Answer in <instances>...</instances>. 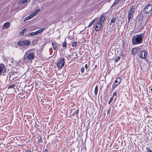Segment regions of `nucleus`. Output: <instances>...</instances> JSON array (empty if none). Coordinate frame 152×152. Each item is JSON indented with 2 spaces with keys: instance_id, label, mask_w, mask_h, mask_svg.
Segmentation results:
<instances>
[{
  "instance_id": "obj_1",
  "label": "nucleus",
  "mask_w": 152,
  "mask_h": 152,
  "mask_svg": "<svg viewBox=\"0 0 152 152\" xmlns=\"http://www.w3.org/2000/svg\"><path fill=\"white\" fill-rule=\"evenodd\" d=\"M35 56V53L31 51L30 50L26 52L23 57V62L26 64L31 62Z\"/></svg>"
},
{
  "instance_id": "obj_2",
  "label": "nucleus",
  "mask_w": 152,
  "mask_h": 152,
  "mask_svg": "<svg viewBox=\"0 0 152 152\" xmlns=\"http://www.w3.org/2000/svg\"><path fill=\"white\" fill-rule=\"evenodd\" d=\"M144 36L143 34L134 36L132 38V44L133 45L140 44L142 43Z\"/></svg>"
},
{
  "instance_id": "obj_3",
  "label": "nucleus",
  "mask_w": 152,
  "mask_h": 152,
  "mask_svg": "<svg viewBox=\"0 0 152 152\" xmlns=\"http://www.w3.org/2000/svg\"><path fill=\"white\" fill-rule=\"evenodd\" d=\"M135 10V7L134 6H131L128 13V22H129L130 19L133 17Z\"/></svg>"
},
{
  "instance_id": "obj_4",
  "label": "nucleus",
  "mask_w": 152,
  "mask_h": 152,
  "mask_svg": "<svg viewBox=\"0 0 152 152\" xmlns=\"http://www.w3.org/2000/svg\"><path fill=\"white\" fill-rule=\"evenodd\" d=\"M64 58H62L58 59L57 61L56 65L58 68H62L64 66Z\"/></svg>"
},
{
  "instance_id": "obj_5",
  "label": "nucleus",
  "mask_w": 152,
  "mask_h": 152,
  "mask_svg": "<svg viewBox=\"0 0 152 152\" xmlns=\"http://www.w3.org/2000/svg\"><path fill=\"white\" fill-rule=\"evenodd\" d=\"M31 42L30 41L25 40L23 41H21L18 42V45L19 46H28L30 44Z\"/></svg>"
},
{
  "instance_id": "obj_6",
  "label": "nucleus",
  "mask_w": 152,
  "mask_h": 152,
  "mask_svg": "<svg viewBox=\"0 0 152 152\" xmlns=\"http://www.w3.org/2000/svg\"><path fill=\"white\" fill-rule=\"evenodd\" d=\"M147 55V52L145 50H141L139 53V57L144 59L146 58Z\"/></svg>"
},
{
  "instance_id": "obj_7",
  "label": "nucleus",
  "mask_w": 152,
  "mask_h": 152,
  "mask_svg": "<svg viewBox=\"0 0 152 152\" xmlns=\"http://www.w3.org/2000/svg\"><path fill=\"white\" fill-rule=\"evenodd\" d=\"M152 10V5L148 4L147 5L144 9V12L148 14Z\"/></svg>"
},
{
  "instance_id": "obj_8",
  "label": "nucleus",
  "mask_w": 152,
  "mask_h": 152,
  "mask_svg": "<svg viewBox=\"0 0 152 152\" xmlns=\"http://www.w3.org/2000/svg\"><path fill=\"white\" fill-rule=\"evenodd\" d=\"M102 26V23L101 22H98L96 25L95 30L96 31H99L101 28Z\"/></svg>"
},
{
  "instance_id": "obj_9",
  "label": "nucleus",
  "mask_w": 152,
  "mask_h": 152,
  "mask_svg": "<svg viewBox=\"0 0 152 152\" xmlns=\"http://www.w3.org/2000/svg\"><path fill=\"white\" fill-rule=\"evenodd\" d=\"M6 69L5 66L4 65H0V76L1 74L4 72V71Z\"/></svg>"
},
{
  "instance_id": "obj_10",
  "label": "nucleus",
  "mask_w": 152,
  "mask_h": 152,
  "mask_svg": "<svg viewBox=\"0 0 152 152\" xmlns=\"http://www.w3.org/2000/svg\"><path fill=\"white\" fill-rule=\"evenodd\" d=\"M40 9H38L35 11L34 12L30 14L31 16V17L32 18H33L37 15L40 12Z\"/></svg>"
},
{
  "instance_id": "obj_11",
  "label": "nucleus",
  "mask_w": 152,
  "mask_h": 152,
  "mask_svg": "<svg viewBox=\"0 0 152 152\" xmlns=\"http://www.w3.org/2000/svg\"><path fill=\"white\" fill-rule=\"evenodd\" d=\"M10 26V23L9 22H7L4 23L3 26V29H7Z\"/></svg>"
},
{
  "instance_id": "obj_12",
  "label": "nucleus",
  "mask_w": 152,
  "mask_h": 152,
  "mask_svg": "<svg viewBox=\"0 0 152 152\" xmlns=\"http://www.w3.org/2000/svg\"><path fill=\"white\" fill-rule=\"evenodd\" d=\"M99 22L102 23L105 20V18L104 16L103 15H101L99 17Z\"/></svg>"
},
{
  "instance_id": "obj_13",
  "label": "nucleus",
  "mask_w": 152,
  "mask_h": 152,
  "mask_svg": "<svg viewBox=\"0 0 152 152\" xmlns=\"http://www.w3.org/2000/svg\"><path fill=\"white\" fill-rule=\"evenodd\" d=\"M121 78L120 77H119L116 79L114 83H116V84H118V85L121 83Z\"/></svg>"
},
{
  "instance_id": "obj_14",
  "label": "nucleus",
  "mask_w": 152,
  "mask_h": 152,
  "mask_svg": "<svg viewBox=\"0 0 152 152\" xmlns=\"http://www.w3.org/2000/svg\"><path fill=\"white\" fill-rule=\"evenodd\" d=\"M57 44V43L56 42H53L52 43V46L54 50H56Z\"/></svg>"
},
{
  "instance_id": "obj_15",
  "label": "nucleus",
  "mask_w": 152,
  "mask_h": 152,
  "mask_svg": "<svg viewBox=\"0 0 152 152\" xmlns=\"http://www.w3.org/2000/svg\"><path fill=\"white\" fill-rule=\"evenodd\" d=\"M115 18H112L111 20L110 23V26L112 25V26H113L115 25Z\"/></svg>"
},
{
  "instance_id": "obj_16",
  "label": "nucleus",
  "mask_w": 152,
  "mask_h": 152,
  "mask_svg": "<svg viewBox=\"0 0 152 152\" xmlns=\"http://www.w3.org/2000/svg\"><path fill=\"white\" fill-rule=\"evenodd\" d=\"M18 73L17 72L12 71L11 72V75L13 76V77L15 78L17 77V75Z\"/></svg>"
},
{
  "instance_id": "obj_17",
  "label": "nucleus",
  "mask_w": 152,
  "mask_h": 152,
  "mask_svg": "<svg viewBox=\"0 0 152 152\" xmlns=\"http://www.w3.org/2000/svg\"><path fill=\"white\" fill-rule=\"evenodd\" d=\"M45 29V27H43L42 28L39 29L38 30L36 31L37 34H39L41 32H42L43 31H44Z\"/></svg>"
},
{
  "instance_id": "obj_18",
  "label": "nucleus",
  "mask_w": 152,
  "mask_h": 152,
  "mask_svg": "<svg viewBox=\"0 0 152 152\" xmlns=\"http://www.w3.org/2000/svg\"><path fill=\"white\" fill-rule=\"evenodd\" d=\"M118 84H116V83H114L113 84L112 88L111 89V91H113L115 88L118 86Z\"/></svg>"
},
{
  "instance_id": "obj_19",
  "label": "nucleus",
  "mask_w": 152,
  "mask_h": 152,
  "mask_svg": "<svg viewBox=\"0 0 152 152\" xmlns=\"http://www.w3.org/2000/svg\"><path fill=\"white\" fill-rule=\"evenodd\" d=\"M132 53L133 55H135L137 53V50L136 48H133L132 50Z\"/></svg>"
},
{
  "instance_id": "obj_20",
  "label": "nucleus",
  "mask_w": 152,
  "mask_h": 152,
  "mask_svg": "<svg viewBox=\"0 0 152 152\" xmlns=\"http://www.w3.org/2000/svg\"><path fill=\"white\" fill-rule=\"evenodd\" d=\"M98 91V87L97 86H96L94 89V93L96 95Z\"/></svg>"
},
{
  "instance_id": "obj_21",
  "label": "nucleus",
  "mask_w": 152,
  "mask_h": 152,
  "mask_svg": "<svg viewBox=\"0 0 152 152\" xmlns=\"http://www.w3.org/2000/svg\"><path fill=\"white\" fill-rule=\"evenodd\" d=\"M28 0H22L19 1V3L21 4H23L26 2Z\"/></svg>"
},
{
  "instance_id": "obj_22",
  "label": "nucleus",
  "mask_w": 152,
  "mask_h": 152,
  "mask_svg": "<svg viewBox=\"0 0 152 152\" xmlns=\"http://www.w3.org/2000/svg\"><path fill=\"white\" fill-rule=\"evenodd\" d=\"M32 18V17L31 16V15H30L29 16L26 18L23 21H26L27 20H28L31 18Z\"/></svg>"
},
{
  "instance_id": "obj_23",
  "label": "nucleus",
  "mask_w": 152,
  "mask_h": 152,
  "mask_svg": "<svg viewBox=\"0 0 152 152\" xmlns=\"http://www.w3.org/2000/svg\"><path fill=\"white\" fill-rule=\"evenodd\" d=\"M29 34L30 36H34L37 34L36 31L34 32L30 33Z\"/></svg>"
},
{
  "instance_id": "obj_24",
  "label": "nucleus",
  "mask_w": 152,
  "mask_h": 152,
  "mask_svg": "<svg viewBox=\"0 0 152 152\" xmlns=\"http://www.w3.org/2000/svg\"><path fill=\"white\" fill-rule=\"evenodd\" d=\"M120 0H115L114 3H113V5L111 6V7H113V6L115 5L116 4H118Z\"/></svg>"
},
{
  "instance_id": "obj_25",
  "label": "nucleus",
  "mask_w": 152,
  "mask_h": 152,
  "mask_svg": "<svg viewBox=\"0 0 152 152\" xmlns=\"http://www.w3.org/2000/svg\"><path fill=\"white\" fill-rule=\"evenodd\" d=\"M95 21V20H93L89 24L88 27H89L90 26H91L93 24V23Z\"/></svg>"
},
{
  "instance_id": "obj_26",
  "label": "nucleus",
  "mask_w": 152,
  "mask_h": 152,
  "mask_svg": "<svg viewBox=\"0 0 152 152\" xmlns=\"http://www.w3.org/2000/svg\"><path fill=\"white\" fill-rule=\"evenodd\" d=\"M120 58V57L119 56H117L116 57L115 59V62H117L119 60Z\"/></svg>"
},
{
  "instance_id": "obj_27",
  "label": "nucleus",
  "mask_w": 152,
  "mask_h": 152,
  "mask_svg": "<svg viewBox=\"0 0 152 152\" xmlns=\"http://www.w3.org/2000/svg\"><path fill=\"white\" fill-rule=\"evenodd\" d=\"M15 84H14L12 85H10V86H9L8 88V89H9V88H13L15 87Z\"/></svg>"
},
{
  "instance_id": "obj_28",
  "label": "nucleus",
  "mask_w": 152,
  "mask_h": 152,
  "mask_svg": "<svg viewBox=\"0 0 152 152\" xmlns=\"http://www.w3.org/2000/svg\"><path fill=\"white\" fill-rule=\"evenodd\" d=\"M26 28H24V29H23V30L20 33V35H23L24 34V33L26 31Z\"/></svg>"
},
{
  "instance_id": "obj_29",
  "label": "nucleus",
  "mask_w": 152,
  "mask_h": 152,
  "mask_svg": "<svg viewBox=\"0 0 152 152\" xmlns=\"http://www.w3.org/2000/svg\"><path fill=\"white\" fill-rule=\"evenodd\" d=\"M113 96L110 98V100L108 102V103L109 104H110V103L113 100Z\"/></svg>"
},
{
  "instance_id": "obj_30",
  "label": "nucleus",
  "mask_w": 152,
  "mask_h": 152,
  "mask_svg": "<svg viewBox=\"0 0 152 152\" xmlns=\"http://www.w3.org/2000/svg\"><path fill=\"white\" fill-rule=\"evenodd\" d=\"M72 55L73 56H75L74 58H76V57L77 56V54L76 52L72 53Z\"/></svg>"
},
{
  "instance_id": "obj_31",
  "label": "nucleus",
  "mask_w": 152,
  "mask_h": 152,
  "mask_svg": "<svg viewBox=\"0 0 152 152\" xmlns=\"http://www.w3.org/2000/svg\"><path fill=\"white\" fill-rule=\"evenodd\" d=\"M84 71V67H82L81 68L80 71L82 73H83Z\"/></svg>"
},
{
  "instance_id": "obj_32",
  "label": "nucleus",
  "mask_w": 152,
  "mask_h": 152,
  "mask_svg": "<svg viewBox=\"0 0 152 152\" xmlns=\"http://www.w3.org/2000/svg\"><path fill=\"white\" fill-rule=\"evenodd\" d=\"M63 46L64 47L66 48V41H65L64 42L63 44Z\"/></svg>"
},
{
  "instance_id": "obj_33",
  "label": "nucleus",
  "mask_w": 152,
  "mask_h": 152,
  "mask_svg": "<svg viewBox=\"0 0 152 152\" xmlns=\"http://www.w3.org/2000/svg\"><path fill=\"white\" fill-rule=\"evenodd\" d=\"M143 16L142 15H140L138 17V20L139 21H140L139 20H140L142 19Z\"/></svg>"
},
{
  "instance_id": "obj_34",
  "label": "nucleus",
  "mask_w": 152,
  "mask_h": 152,
  "mask_svg": "<svg viewBox=\"0 0 152 152\" xmlns=\"http://www.w3.org/2000/svg\"><path fill=\"white\" fill-rule=\"evenodd\" d=\"M77 44V42H72V47L75 46Z\"/></svg>"
},
{
  "instance_id": "obj_35",
  "label": "nucleus",
  "mask_w": 152,
  "mask_h": 152,
  "mask_svg": "<svg viewBox=\"0 0 152 152\" xmlns=\"http://www.w3.org/2000/svg\"><path fill=\"white\" fill-rule=\"evenodd\" d=\"M85 67L86 68V69L87 70L88 67V65L87 64H86L85 66Z\"/></svg>"
},
{
  "instance_id": "obj_36",
  "label": "nucleus",
  "mask_w": 152,
  "mask_h": 152,
  "mask_svg": "<svg viewBox=\"0 0 152 152\" xmlns=\"http://www.w3.org/2000/svg\"><path fill=\"white\" fill-rule=\"evenodd\" d=\"M147 150V152H152V151L151 149H150L148 148H146Z\"/></svg>"
},
{
  "instance_id": "obj_37",
  "label": "nucleus",
  "mask_w": 152,
  "mask_h": 152,
  "mask_svg": "<svg viewBox=\"0 0 152 152\" xmlns=\"http://www.w3.org/2000/svg\"><path fill=\"white\" fill-rule=\"evenodd\" d=\"M116 95H117V93H116V92H114L113 93V96H116Z\"/></svg>"
},
{
  "instance_id": "obj_38",
  "label": "nucleus",
  "mask_w": 152,
  "mask_h": 152,
  "mask_svg": "<svg viewBox=\"0 0 152 152\" xmlns=\"http://www.w3.org/2000/svg\"><path fill=\"white\" fill-rule=\"evenodd\" d=\"M78 110H77L75 112V113L76 114H78Z\"/></svg>"
},
{
  "instance_id": "obj_39",
  "label": "nucleus",
  "mask_w": 152,
  "mask_h": 152,
  "mask_svg": "<svg viewBox=\"0 0 152 152\" xmlns=\"http://www.w3.org/2000/svg\"><path fill=\"white\" fill-rule=\"evenodd\" d=\"M26 152H31V150L28 149L26 151Z\"/></svg>"
},
{
  "instance_id": "obj_40",
  "label": "nucleus",
  "mask_w": 152,
  "mask_h": 152,
  "mask_svg": "<svg viewBox=\"0 0 152 152\" xmlns=\"http://www.w3.org/2000/svg\"><path fill=\"white\" fill-rule=\"evenodd\" d=\"M43 152H48L47 149H46L44 150Z\"/></svg>"
},
{
  "instance_id": "obj_41",
  "label": "nucleus",
  "mask_w": 152,
  "mask_h": 152,
  "mask_svg": "<svg viewBox=\"0 0 152 152\" xmlns=\"http://www.w3.org/2000/svg\"><path fill=\"white\" fill-rule=\"evenodd\" d=\"M111 1V0H107V1H108V2H110V1Z\"/></svg>"
},
{
  "instance_id": "obj_42",
  "label": "nucleus",
  "mask_w": 152,
  "mask_h": 152,
  "mask_svg": "<svg viewBox=\"0 0 152 152\" xmlns=\"http://www.w3.org/2000/svg\"><path fill=\"white\" fill-rule=\"evenodd\" d=\"M151 92H152V88H151Z\"/></svg>"
},
{
  "instance_id": "obj_43",
  "label": "nucleus",
  "mask_w": 152,
  "mask_h": 152,
  "mask_svg": "<svg viewBox=\"0 0 152 152\" xmlns=\"http://www.w3.org/2000/svg\"><path fill=\"white\" fill-rule=\"evenodd\" d=\"M110 109H109L108 110L107 112H109V111H110Z\"/></svg>"
},
{
  "instance_id": "obj_44",
  "label": "nucleus",
  "mask_w": 152,
  "mask_h": 152,
  "mask_svg": "<svg viewBox=\"0 0 152 152\" xmlns=\"http://www.w3.org/2000/svg\"><path fill=\"white\" fill-rule=\"evenodd\" d=\"M95 67H96V66H95Z\"/></svg>"
}]
</instances>
